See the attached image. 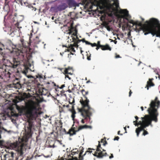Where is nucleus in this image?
<instances>
[{
  "instance_id": "59",
  "label": "nucleus",
  "mask_w": 160,
  "mask_h": 160,
  "mask_svg": "<svg viewBox=\"0 0 160 160\" xmlns=\"http://www.w3.org/2000/svg\"><path fill=\"white\" fill-rule=\"evenodd\" d=\"M64 54V52H63L62 53H60V55H61L62 56L63 55V54Z\"/></svg>"
},
{
  "instance_id": "40",
  "label": "nucleus",
  "mask_w": 160,
  "mask_h": 160,
  "mask_svg": "<svg viewBox=\"0 0 160 160\" xmlns=\"http://www.w3.org/2000/svg\"><path fill=\"white\" fill-rule=\"evenodd\" d=\"M97 47L96 48V49L97 50H98V49L100 48H101V45H99V46H96Z\"/></svg>"
},
{
  "instance_id": "57",
  "label": "nucleus",
  "mask_w": 160,
  "mask_h": 160,
  "mask_svg": "<svg viewBox=\"0 0 160 160\" xmlns=\"http://www.w3.org/2000/svg\"><path fill=\"white\" fill-rule=\"evenodd\" d=\"M60 123V124H61V126H60L61 127H62V122L61 121L60 122H59Z\"/></svg>"
},
{
  "instance_id": "54",
  "label": "nucleus",
  "mask_w": 160,
  "mask_h": 160,
  "mask_svg": "<svg viewBox=\"0 0 160 160\" xmlns=\"http://www.w3.org/2000/svg\"><path fill=\"white\" fill-rule=\"evenodd\" d=\"M124 128V129L125 130V133H127V132L126 131V127H125Z\"/></svg>"
},
{
  "instance_id": "53",
  "label": "nucleus",
  "mask_w": 160,
  "mask_h": 160,
  "mask_svg": "<svg viewBox=\"0 0 160 160\" xmlns=\"http://www.w3.org/2000/svg\"><path fill=\"white\" fill-rule=\"evenodd\" d=\"M32 158H29V157H27V158L26 159V160H30L31 159H32Z\"/></svg>"
},
{
  "instance_id": "42",
  "label": "nucleus",
  "mask_w": 160,
  "mask_h": 160,
  "mask_svg": "<svg viewBox=\"0 0 160 160\" xmlns=\"http://www.w3.org/2000/svg\"><path fill=\"white\" fill-rule=\"evenodd\" d=\"M100 41H98L97 42V46H99V45H101L100 44Z\"/></svg>"
},
{
  "instance_id": "11",
  "label": "nucleus",
  "mask_w": 160,
  "mask_h": 160,
  "mask_svg": "<svg viewBox=\"0 0 160 160\" xmlns=\"http://www.w3.org/2000/svg\"><path fill=\"white\" fill-rule=\"evenodd\" d=\"M75 102V100L74 98H73V100L72 102L69 101V103L70 104H72V108L71 109H69V111H70L72 112V115L71 117L72 118V120L73 121V122L75 123V122H76L78 125H79V122L78 121H77V120H75V114L76 113V112L75 110L74 107V105L73 103Z\"/></svg>"
},
{
  "instance_id": "16",
  "label": "nucleus",
  "mask_w": 160,
  "mask_h": 160,
  "mask_svg": "<svg viewBox=\"0 0 160 160\" xmlns=\"http://www.w3.org/2000/svg\"><path fill=\"white\" fill-rule=\"evenodd\" d=\"M75 127H72L69 130L67 133L69 134L70 136H72L76 134L77 132H78L77 129L75 130Z\"/></svg>"
},
{
  "instance_id": "3",
  "label": "nucleus",
  "mask_w": 160,
  "mask_h": 160,
  "mask_svg": "<svg viewBox=\"0 0 160 160\" xmlns=\"http://www.w3.org/2000/svg\"><path fill=\"white\" fill-rule=\"evenodd\" d=\"M38 104L36 102L31 100L26 104L25 108L23 106L16 105V108L18 112L22 114L25 110V115L28 118V126L25 131L28 134H30L32 131V128L33 126V122L32 120H35L38 114Z\"/></svg>"
},
{
  "instance_id": "13",
  "label": "nucleus",
  "mask_w": 160,
  "mask_h": 160,
  "mask_svg": "<svg viewBox=\"0 0 160 160\" xmlns=\"http://www.w3.org/2000/svg\"><path fill=\"white\" fill-rule=\"evenodd\" d=\"M152 18L150 19L149 21H146L145 22V23L143 24V25H142V22H140L138 21H136L134 22L133 26L135 25H136V26H138L140 27L139 28L140 30H142L143 32H144L145 33L146 32H144L143 30V28L144 27V26L145 24H148V23L146 22L147 21H149Z\"/></svg>"
},
{
  "instance_id": "6",
  "label": "nucleus",
  "mask_w": 160,
  "mask_h": 160,
  "mask_svg": "<svg viewBox=\"0 0 160 160\" xmlns=\"http://www.w3.org/2000/svg\"><path fill=\"white\" fill-rule=\"evenodd\" d=\"M80 102L82 107L78 109L79 111L81 112L83 118L82 119L81 122L84 124L86 122L89 121L93 112H94L93 109L89 105V101L86 98V100H81Z\"/></svg>"
},
{
  "instance_id": "26",
  "label": "nucleus",
  "mask_w": 160,
  "mask_h": 160,
  "mask_svg": "<svg viewBox=\"0 0 160 160\" xmlns=\"http://www.w3.org/2000/svg\"><path fill=\"white\" fill-rule=\"evenodd\" d=\"M66 8V5L64 4H61L59 5L58 8V9L59 11H61L65 9Z\"/></svg>"
},
{
  "instance_id": "32",
  "label": "nucleus",
  "mask_w": 160,
  "mask_h": 160,
  "mask_svg": "<svg viewBox=\"0 0 160 160\" xmlns=\"http://www.w3.org/2000/svg\"><path fill=\"white\" fill-rule=\"evenodd\" d=\"M143 130V132L142 134L143 135L145 136V135H147L148 134V132L147 131L144 130V129Z\"/></svg>"
},
{
  "instance_id": "31",
  "label": "nucleus",
  "mask_w": 160,
  "mask_h": 160,
  "mask_svg": "<svg viewBox=\"0 0 160 160\" xmlns=\"http://www.w3.org/2000/svg\"><path fill=\"white\" fill-rule=\"evenodd\" d=\"M65 87V86L64 84H63V85H62L60 87H59V86L58 85H57V88H56L55 90L56 91H58V88L62 89Z\"/></svg>"
},
{
  "instance_id": "20",
  "label": "nucleus",
  "mask_w": 160,
  "mask_h": 160,
  "mask_svg": "<svg viewBox=\"0 0 160 160\" xmlns=\"http://www.w3.org/2000/svg\"><path fill=\"white\" fill-rule=\"evenodd\" d=\"M153 80V79L149 78L148 81L147 82V85L146 87H147V89L148 90L149 89V87L154 86V84L152 82V81Z\"/></svg>"
},
{
  "instance_id": "7",
  "label": "nucleus",
  "mask_w": 160,
  "mask_h": 160,
  "mask_svg": "<svg viewBox=\"0 0 160 160\" xmlns=\"http://www.w3.org/2000/svg\"><path fill=\"white\" fill-rule=\"evenodd\" d=\"M113 2L112 4L110 3H107L105 5L98 6L101 10L106 9L107 13L109 17H112L115 14V12L118 11L119 7V3L118 1H113Z\"/></svg>"
},
{
  "instance_id": "45",
  "label": "nucleus",
  "mask_w": 160,
  "mask_h": 160,
  "mask_svg": "<svg viewBox=\"0 0 160 160\" xmlns=\"http://www.w3.org/2000/svg\"><path fill=\"white\" fill-rule=\"evenodd\" d=\"M134 124L135 125V126H138L139 125H138V121H137V122H136L135 123H134Z\"/></svg>"
},
{
  "instance_id": "8",
  "label": "nucleus",
  "mask_w": 160,
  "mask_h": 160,
  "mask_svg": "<svg viewBox=\"0 0 160 160\" xmlns=\"http://www.w3.org/2000/svg\"><path fill=\"white\" fill-rule=\"evenodd\" d=\"M105 140L104 139H102L101 141H98V145L97 146L96 151H95L93 155L98 158H102L104 156H108L107 153L105 152L106 150L102 149L101 147V145L100 143L103 142V145L104 146L107 144L108 143L106 140V138L104 137Z\"/></svg>"
},
{
  "instance_id": "33",
  "label": "nucleus",
  "mask_w": 160,
  "mask_h": 160,
  "mask_svg": "<svg viewBox=\"0 0 160 160\" xmlns=\"http://www.w3.org/2000/svg\"><path fill=\"white\" fill-rule=\"evenodd\" d=\"M59 112H64V110L63 108L59 106Z\"/></svg>"
},
{
  "instance_id": "27",
  "label": "nucleus",
  "mask_w": 160,
  "mask_h": 160,
  "mask_svg": "<svg viewBox=\"0 0 160 160\" xmlns=\"http://www.w3.org/2000/svg\"><path fill=\"white\" fill-rule=\"evenodd\" d=\"M90 2V0H82V4L83 5H85V6H88Z\"/></svg>"
},
{
  "instance_id": "56",
  "label": "nucleus",
  "mask_w": 160,
  "mask_h": 160,
  "mask_svg": "<svg viewBox=\"0 0 160 160\" xmlns=\"http://www.w3.org/2000/svg\"><path fill=\"white\" fill-rule=\"evenodd\" d=\"M76 38H75L77 40H78L79 39L78 38V36L77 35L76 36Z\"/></svg>"
},
{
  "instance_id": "18",
  "label": "nucleus",
  "mask_w": 160,
  "mask_h": 160,
  "mask_svg": "<svg viewBox=\"0 0 160 160\" xmlns=\"http://www.w3.org/2000/svg\"><path fill=\"white\" fill-rule=\"evenodd\" d=\"M45 85L49 89H51L52 86H56V85L54 82L50 81L46 82L45 84Z\"/></svg>"
},
{
  "instance_id": "43",
  "label": "nucleus",
  "mask_w": 160,
  "mask_h": 160,
  "mask_svg": "<svg viewBox=\"0 0 160 160\" xmlns=\"http://www.w3.org/2000/svg\"><path fill=\"white\" fill-rule=\"evenodd\" d=\"M74 54L72 53L71 52H70V53L68 54V58H69V56H71V55H73Z\"/></svg>"
},
{
  "instance_id": "52",
  "label": "nucleus",
  "mask_w": 160,
  "mask_h": 160,
  "mask_svg": "<svg viewBox=\"0 0 160 160\" xmlns=\"http://www.w3.org/2000/svg\"><path fill=\"white\" fill-rule=\"evenodd\" d=\"M88 150H95V149H93V148H88Z\"/></svg>"
},
{
  "instance_id": "36",
  "label": "nucleus",
  "mask_w": 160,
  "mask_h": 160,
  "mask_svg": "<svg viewBox=\"0 0 160 160\" xmlns=\"http://www.w3.org/2000/svg\"><path fill=\"white\" fill-rule=\"evenodd\" d=\"M90 45L92 47H94V46H97V44L96 43H91Z\"/></svg>"
},
{
  "instance_id": "60",
  "label": "nucleus",
  "mask_w": 160,
  "mask_h": 160,
  "mask_svg": "<svg viewBox=\"0 0 160 160\" xmlns=\"http://www.w3.org/2000/svg\"><path fill=\"white\" fill-rule=\"evenodd\" d=\"M90 82V80H88L86 82V83H88Z\"/></svg>"
},
{
  "instance_id": "50",
  "label": "nucleus",
  "mask_w": 160,
  "mask_h": 160,
  "mask_svg": "<svg viewBox=\"0 0 160 160\" xmlns=\"http://www.w3.org/2000/svg\"><path fill=\"white\" fill-rule=\"evenodd\" d=\"M135 119H136V120H137L138 121V116H136L135 117Z\"/></svg>"
},
{
  "instance_id": "44",
  "label": "nucleus",
  "mask_w": 160,
  "mask_h": 160,
  "mask_svg": "<svg viewBox=\"0 0 160 160\" xmlns=\"http://www.w3.org/2000/svg\"><path fill=\"white\" fill-rule=\"evenodd\" d=\"M121 58V57H120V55H116V56H115L116 58Z\"/></svg>"
},
{
  "instance_id": "63",
  "label": "nucleus",
  "mask_w": 160,
  "mask_h": 160,
  "mask_svg": "<svg viewBox=\"0 0 160 160\" xmlns=\"http://www.w3.org/2000/svg\"><path fill=\"white\" fill-rule=\"evenodd\" d=\"M54 17H52V20H54Z\"/></svg>"
},
{
  "instance_id": "22",
  "label": "nucleus",
  "mask_w": 160,
  "mask_h": 160,
  "mask_svg": "<svg viewBox=\"0 0 160 160\" xmlns=\"http://www.w3.org/2000/svg\"><path fill=\"white\" fill-rule=\"evenodd\" d=\"M68 2V5L72 7H75L77 6H78V4L73 0H69Z\"/></svg>"
},
{
  "instance_id": "39",
  "label": "nucleus",
  "mask_w": 160,
  "mask_h": 160,
  "mask_svg": "<svg viewBox=\"0 0 160 160\" xmlns=\"http://www.w3.org/2000/svg\"><path fill=\"white\" fill-rule=\"evenodd\" d=\"M65 75V78H68L69 79V80H71V78L69 77V76L68 75V74H64Z\"/></svg>"
},
{
  "instance_id": "34",
  "label": "nucleus",
  "mask_w": 160,
  "mask_h": 160,
  "mask_svg": "<svg viewBox=\"0 0 160 160\" xmlns=\"http://www.w3.org/2000/svg\"><path fill=\"white\" fill-rule=\"evenodd\" d=\"M78 42L79 43L81 41L82 42H85L86 40L84 38H83L81 40L78 39Z\"/></svg>"
},
{
  "instance_id": "21",
  "label": "nucleus",
  "mask_w": 160,
  "mask_h": 160,
  "mask_svg": "<svg viewBox=\"0 0 160 160\" xmlns=\"http://www.w3.org/2000/svg\"><path fill=\"white\" fill-rule=\"evenodd\" d=\"M92 128L91 126L87 125H80L77 131H79L84 129H87L88 128Z\"/></svg>"
},
{
  "instance_id": "30",
  "label": "nucleus",
  "mask_w": 160,
  "mask_h": 160,
  "mask_svg": "<svg viewBox=\"0 0 160 160\" xmlns=\"http://www.w3.org/2000/svg\"><path fill=\"white\" fill-rule=\"evenodd\" d=\"M69 48H70V49H66L65 51V52H66L67 51H68L69 52L70 50H71V51L73 52H75V50L74 49V48L73 47L72 48V47H70V48L69 47Z\"/></svg>"
},
{
  "instance_id": "4",
  "label": "nucleus",
  "mask_w": 160,
  "mask_h": 160,
  "mask_svg": "<svg viewBox=\"0 0 160 160\" xmlns=\"http://www.w3.org/2000/svg\"><path fill=\"white\" fill-rule=\"evenodd\" d=\"M23 139H22L21 142L16 141L15 142L11 143L5 151L7 153L4 155L5 158H9L8 160H13L15 153L12 151V149H15L18 152V156H22L23 152L26 149V144L23 142Z\"/></svg>"
},
{
  "instance_id": "1",
  "label": "nucleus",
  "mask_w": 160,
  "mask_h": 160,
  "mask_svg": "<svg viewBox=\"0 0 160 160\" xmlns=\"http://www.w3.org/2000/svg\"><path fill=\"white\" fill-rule=\"evenodd\" d=\"M160 106V101L158 100V98L156 97L155 99L152 100L149 104V107L148 108L147 111L149 115H146L144 117H142V121L138 122L139 125L141 126L136 129V132L137 136H138L140 132L145 129L146 127L150 125L152 126V121L155 122H158V117L159 114L158 109Z\"/></svg>"
},
{
  "instance_id": "48",
  "label": "nucleus",
  "mask_w": 160,
  "mask_h": 160,
  "mask_svg": "<svg viewBox=\"0 0 160 160\" xmlns=\"http://www.w3.org/2000/svg\"><path fill=\"white\" fill-rule=\"evenodd\" d=\"M16 16L17 17V18L18 20H20V19H19V18H21V16H17V15H16Z\"/></svg>"
},
{
  "instance_id": "19",
  "label": "nucleus",
  "mask_w": 160,
  "mask_h": 160,
  "mask_svg": "<svg viewBox=\"0 0 160 160\" xmlns=\"http://www.w3.org/2000/svg\"><path fill=\"white\" fill-rule=\"evenodd\" d=\"M72 41L74 42V43L73 44H70L69 46V47H78V44L79 43V42H78V40H77L75 38L72 37Z\"/></svg>"
},
{
  "instance_id": "29",
  "label": "nucleus",
  "mask_w": 160,
  "mask_h": 160,
  "mask_svg": "<svg viewBox=\"0 0 160 160\" xmlns=\"http://www.w3.org/2000/svg\"><path fill=\"white\" fill-rule=\"evenodd\" d=\"M78 149L76 148L72 151L71 154L73 156L76 153H78Z\"/></svg>"
},
{
  "instance_id": "46",
  "label": "nucleus",
  "mask_w": 160,
  "mask_h": 160,
  "mask_svg": "<svg viewBox=\"0 0 160 160\" xmlns=\"http://www.w3.org/2000/svg\"><path fill=\"white\" fill-rule=\"evenodd\" d=\"M132 93V92L131 90H130L129 92V97H130Z\"/></svg>"
},
{
  "instance_id": "58",
  "label": "nucleus",
  "mask_w": 160,
  "mask_h": 160,
  "mask_svg": "<svg viewBox=\"0 0 160 160\" xmlns=\"http://www.w3.org/2000/svg\"><path fill=\"white\" fill-rule=\"evenodd\" d=\"M137 121H137V120H136V121H134L133 122V123H134H134H135L136 122H137Z\"/></svg>"
},
{
  "instance_id": "37",
  "label": "nucleus",
  "mask_w": 160,
  "mask_h": 160,
  "mask_svg": "<svg viewBox=\"0 0 160 160\" xmlns=\"http://www.w3.org/2000/svg\"><path fill=\"white\" fill-rule=\"evenodd\" d=\"M4 142L2 140H0V146H3Z\"/></svg>"
},
{
  "instance_id": "35",
  "label": "nucleus",
  "mask_w": 160,
  "mask_h": 160,
  "mask_svg": "<svg viewBox=\"0 0 160 160\" xmlns=\"http://www.w3.org/2000/svg\"><path fill=\"white\" fill-rule=\"evenodd\" d=\"M77 32L78 30L72 33V35L75 36H76L77 35Z\"/></svg>"
},
{
  "instance_id": "15",
  "label": "nucleus",
  "mask_w": 160,
  "mask_h": 160,
  "mask_svg": "<svg viewBox=\"0 0 160 160\" xmlns=\"http://www.w3.org/2000/svg\"><path fill=\"white\" fill-rule=\"evenodd\" d=\"M68 33L69 34H71L73 32L77 31V30L76 28L73 27V23H71L69 26L68 27Z\"/></svg>"
},
{
  "instance_id": "14",
  "label": "nucleus",
  "mask_w": 160,
  "mask_h": 160,
  "mask_svg": "<svg viewBox=\"0 0 160 160\" xmlns=\"http://www.w3.org/2000/svg\"><path fill=\"white\" fill-rule=\"evenodd\" d=\"M17 14L14 13V17H13V19L14 21L17 22V23L15 24V27H17L18 28H19L20 29L21 28H22L21 27L19 26V22H21L22 21V20H18L17 18V17L16 16Z\"/></svg>"
},
{
  "instance_id": "61",
  "label": "nucleus",
  "mask_w": 160,
  "mask_h": 160,
  "mask_svg": "<svg viewBox=\"0 0 160 160\" xmlns=\"http://www.w3.org/2000/svg\"><path fill=\"white\" fill-rule=\"evenodd\" d=\"M88 152L90 153H91L92 152V151H90V150L88 151Z\"/></svg>"
},
{
  "instance_id": "5",
  "label": "nucleus",
  "mask_w": 160,
  "mask_h": 160,
  "mask_svg": "<svg viewBox=\"0 0 160 160\" xmlns=\"http://www.w3.org/2000/svg\"><path fill=\"white\" fill-rule=\"evenodd\" d=\"M148 24H145L143 28L145 35L151 33L153 36L160 37V23L157 19L152 18L149 21H147Z\"/></svg>"
},
{
  "instance_id": "51",
  "label": "nucleus",
  "mask_w": 160,
  "mask_h": 160,
  "mask_svg": "<svg viewBox=\"0 0 160 160\" xmlns=\"http://www.w3.org/2000/svg\"><path fill=\"white\" fill-rule=\"evenodd\" d=\"M120 131H118V134L120 135H122V134H120Z\"/></svg>"
},
{
  "instance_id": "62",
  "label": "nucleus",
  "mask_w": 160,
  "mask_h": 160,
  "mask_svg": "<svg viewBox=\"0 0 160 160\" xmlns=\"http://www.w3.org/2000/svg\"><path fill=\"white\" fill-rule=\"evenodd\" d=\"M141 19H142V22H143V21H144V19H143V18H141Z\"/></svg>"
},
{
  "instance_id": "2",
  "label": "nucleus",
  "mask_w": 160,
  "mask_h": 160,
  "mask_svg": "<svg viewBox=\"0 0 160 160\" xmlns=\"http://www.w3.org/2000/svg\"><path fill=\"white\" fill-rule=\"evenodd\" d=\"M21 42V46L20 48H18V57L17 58H13L12 60L8 64V65H7L4 64H0V69H4V71L2 72L0 77L1 78L4 79V80L8 81L10 78V73L8 71L9 70L8 68L11 67L12 68H16L20 64V61H22L25 57L26 56V49L24 48V40L23 38H21L20 40Z\"/></svg>"
},
{
  "instance_id": "38",
  "label": "nucleus",
  "mask_w": 160,
  "mask_h": 160,
  "mask_svg": "<svg viewBox=\"0 0 160 160\" xmlns=\"http://www.w3.org/2000/svg\"><path fill=\"white\" fill-rule=\"evenodd\" d=\"M119 138L118 137V136H116V137H115L114 139V140H117L118 141V139H119Z\"/></svg>"
},
{
  "instance_id": "47",
  "label": "nucleus",
  "mask_w": 160,
  "mask_h": 160,
  "mask_svg": "<svg viewBox=\"0 0 160 160\" xmlns=\"http://www.w3.org/2000/svg\"><path fill=\"white\" fill-rule=\"evenodd\" d=\"M113 157V155L112 154H111V155L109 156V158L111 159Z\"/></svg>"
},
{
  "instance_id": "24",
  "label": "nucleus",
  "mask_w": 160,
  "mask_h": 160,
  "mask_svg": "<svg viewBox=\"0 0 160 160\" xmlns=\"http://www.w3.org/2000/svg\"><path fill=\"white\" fill-rule=\"evenodd\" d=\"M101 49L102 50H109L111 51V48L109 45L107 44L105 45H101Z\"/></svg>"
},
{
  "instance_id": "64",
  "label": "nucleus",
  "mask_w": 160,
  "mask_h": 160,
  "mask_svg": "<svg viewBox=\"0 0 160 160\" xmlns=\"http://www.w3.org/2000/svg\"><path fill=\"white\" fill-rule=\"evenodd\" d=\"M66 107L67 108H68L69 107V105H66Z\"/></svg>"
},
{
  "instance_id": "12",
  "label": "nucleus",
  "mask_w": 160,
  "mask_h": 160,
  "mask_svg": "<svg viewBox=\"0 0 160 160\" xmlns=\"http://www.w3.org/2000/svg\"><path fill=\"white\" fill-rule=\"evenodd\" d=\"M32 77L33 78L35 81H39L40 82H43L46 78V76L41 73H38L35 76H32Z\"/></svg>"
},
{
  "instance_id": "9",
  "label": "nucleus",
  "mask_w": 160,
  "mask_h": 160,
  "mask_svg": "<svg viewBox=\"0 0 160 160\" xmlns=\"http://www.w3.org/2000/svg\"><path fill=\"white\" fill-rule=\"evenodd\" d=\"M12 83L9 84L8 86V88H14L16 89H19L24 87V84H26L25 82H22L21 81V77L19 78H15V79L13 80Z\"/></svg>"
},
{
  "instance_id": "23",
  "label": "nucleus",
  "mask_w": 160,
  "mask_h": 160,
  "mask_svg": "<svg viewBox=\"0 0 160 160\" xmlns=\"http://www.w3.org/2000/svg\"><path fill=\"white\" fill-rule=\"evenodd\" d=\"M24 99V98L23 97H20L19 96H17L16 97V99L13 100V102L15 103H17L19 101L23 100Z\"/></svg>"
},
{
  "instance_id": "49",
  "label": "nucleus",
  "mask_w": 160,
  "mask_h": 160,
  "mask_svg": "<svg viewBox=\"0 0 160 160\" xmlns=\"http://www.w3.org/2000/svg\"><path fill=\"white\" fill-rule=\"evenodd\" d=\"M87 59L88 60H91L90 57V56L88 57H87Z\"/></svg>"
},
{
  "instance_id": "28",
  "label": "nucleus",
  "mask_w": 160,
  "mask_h": 160,
  "mask_svg": "<svg viewBox=\"0 0 160 160\" xmlns=\"http://www.w3.org/2000/svg\"><path fill=\"white\" fill-rule=\"evenodd\" d=\"M33 41L35 44H38L40 42V41L39 39V37L38 36H36L34 39Z\"/></svg>"
},
{
  "instance_id": "55",
  "label": "nucleus",
  "mask_w": 160,
  "mask_h": 160,
  "mask_svg": "<svg viewBox=\"0 0 160 160\" xmlns=\"http://www.w3.org/2000/svg\"><path fill=\"white\" fill-rule=\"evenodd\" d=\"M141 108L142 110V111H143L144 110V109H143V107L142 106L141 107Z\"/></svg>"
},
{
  "instance_id": "10",
  "label": "nucleus",
  "mask_w": 160,
  "mask_h": 160,
  "mask_svg": "<svg viewBox=\"0 0 160 160\" xmlns=\"http://www.w3.org/2000/svg\"><path fill=\"white\" fill-rule=\"evenodd\" d=\"M119 13L122 14L118 15L119 18H124L128 21L129 23L132 24L133 26L134 23V21L132 20H129L128 18H130L131 16L129 15L128 13V11L127 9H121L119 11Z\"/></svg>"
},
{
  "instance_id": "25",
  "label": "nucleus",
  "mask_w": 160,
  "mask_h": 160,
  "mask_svg": "<svg viewBox=\"0 0 160 160\" xmlns=\"http://www.w3.org/2000/svg\"><path fill=\"white\" fill-rule=\"evenodd\" d=\"M81 92H82V94L83 96L85 98V100H83L82 99H81V100H83V101H85L86 100V98L87 99H88V98L85 96L86 95L88 94V91H86L84 89H82L81 91ZM81 100H80V101Z\"/></svg>"
},
{
  "instance_id": "17",
  "label": "nucleus",
  "mask_w": 160,
  "mask_h": 160,
  "mask_svg": "<svg viewBox=\"0 0 160 160\" xmlns=\"http://www.w3.org/2000/svg\"><path fill=\"white\" fill-rule=\"evenodd\" d=\"M72 68L68 67L65 68L63 72L64 74H69L72 75Z\"/></svg>"
},
{
  "instance_id": "41",
  "label": "nucleus",
  "mask_w": 160,
  "mask_h": 160,
  "mask_svg": "<svg viewBox=\"0 0 160 160\" xmlns=\"http://www.w3.org/2000/svg\"><path fill=\"white\" fill-rule=\"evenodd\" d=\"M85 43L86 44H88V45H90V44H91V43L90 42H89L87 41H86Z\"/></svg>"
}]
</instances>
